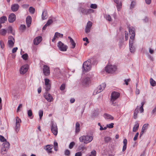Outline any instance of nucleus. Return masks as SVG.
I'll return each instance as SVG.
<instances>
[{
    "label": "nucleus",
    "mask_w": 156,
    "mask_h": 156,
    "mask_svg": "<svg viewBox=\"0 0 156 156\" xmlns=\"http://www.w3.org/2000/svg\"><path fill=\"white\" fill-rule=\"evenodd\" d=\"M129 31L130 35L129 39V45H133L134 43L135 34V28L133 27H129Z\"/></svg>",
    "instance_id": "1"
},
{
    "label": "nucleus",
    "mask_w": 156,
    "mask_h": 156,
    "mask_svg": "<svg viewBox=\"0 0 156 156\" xmlns=\"http://www.w3.org/2000/svg\"><path fill=\"white\" fill-rule=\"evenodd\" d=\"M93 137L89 135H83L79 138V140L81 142H83L87 144L93 140Z\"/></svg>",
    "instance_id": "2"
},
{
    "label": "nucleus",
    "mask_w": 156,
    "mask_h": 156,
    "mask_svg": "<svg viewBox=\"0 0 156 156\" xmlns=\"http://www.w3.org/2000/svg\"><path fill=\"white\" fill-rule=\"evenodd\" d=\"M91 62L90 60H88L85 62L83 64L82 70L83 73L85 74L86 73L90 70L91 69Z\"/></svg>",
    "instance_id": "3"
},
{
    "label": "nucleus",
    "mask_w": 156,
    "mask_h": 156,
    "mask_svg": "<svg viewBox=\"0 0 156 156\" xmlns=\"http://www.w3.org/2000/svg\"><path fill=\"white\" fill-rule=\"evenodd\" d=\"M117 69L116 66L110 65H107L105 68V70L107 73H115Z\"/></svg>",
    "instance_id": "4"
},
{
    "label": "nucleus",
    "mask_w": 156,
    "mask_h": 156,
    "mask_svg": "<svg viewBox=\"0 0 156 156\" xmlns=\"http://www.w3.org/2000/svg\"><path fill=\"white\" fill-rule=\"evenodd\" d=\"M58 46L59 49L61 51H66L68 48V46L65 45L61 41H59L58 43Z\"/></svg>",
    "instance_id": "5"
},
{
    "label": "nucleus",
    "mask_w": 156,
    "mask_h": 156,
    "mask_svg": "<svg viewBox=\"0 0 156 156\" xmlns=\"http://www.w3.org/2000/svg\"><path fill=\"white\" fill-rule=\"evenodd\" d=\"M51 125V132L55 135L56 136L58 133V129L56 124L52 121Z\"/></svg>",
    "instance_id": "6"
},
{
    "label": "nucleus",
    "mask_w": 156,
    "mask_h": 156,
    "mask_svg": "<svg viewBox=\"0 0 156 156\" xmlns=\"http://www.w3.org/2000/svg\"><path fill=\"white\" fill-rule=\"evenodd\" d=\"M119 93L115 92L113 91L112 92L111 96V101L113 103L117 99L119 96Z\"/></svg>",
    "instance_id": "7"
},
{
    "label": "nucleus",
    "mask_w": 156,
    "mask_h": 156,
    "mask_svg": "<svg viewBox=\"0 0 156 156\" xmlns=\"http://www.w3.org/2000/svg\"><path fill=\"white\" fill-rule=\"evenodd\" d=\"M43 73L44 75L48 76L50 73L49 67L47 65H44L42 68Z\"/></svg>",
    "instance_id": "8"
},
{
    "label": "nucleus",
    "mask_w": 156,
    "mask_h": 156,
    "mask_svg": "<svg viewBox=\"0 0 156 156\" xmlns=\"http://www.w3.org/2000/svg\"><path fill=\"white\" fill-rule=\"evenodd\" d=\"M106 84L105 83H102L101 85H100L97 88V89L94 91V93H98L101 92L105 88Z\"/></svg>",
    "instance_id": "9"
},
{
    "label": "nucleus",
    "mask_w": 156,
    "mask_h": 156,
    "mask_svg": "<svg viewBox=\"0 0 156 156\" xmlns=\"http://www.w3.org/2000/svg\"><path fill=\"white\" fill-rule=\"evenodd\" d=\"M15 41V39L12 36L9 37L8 43L9 47L12 48L13 46Z\"/></svg>",
    "instance_id": "10"
},
{
    "label": "nucleus",
    "mask_w": 156,
    "mask_h": 156,
    "mask_svg": "<svg viewBox=\"0 0 156 156\" xmlns=\"http://www.w3.org/2000/svg\"><path fill=\"white\" fill-rule=\"evenodd\" d=\"M16 121L15 130L17 133L20 129V123L21 122V120L17 116L16 117Z\"/></svg>",
    "instance_id": "11"
},
{
    "label": "nucleus",
    "mask_w": 156,
    "mask_h": 156,
    "mask_svg": "<svg viewBox=\"0 0 156 156\" xmlns=\"http://www.w3.org/2000/svg\"><path fill=\"white\" fill-rule=\"evenodd\" d=\"M44 81L46 86L45 90L47 92L50 89L51 87V82L48 79H45Z\"/></svg>",
    "instance_id": "12"
},
{
    "label": "nucleus",
    "mask_w": 156,
    "mask_h": 156,
    "mask_svg": "<svg viewBox=\"0 0 156 156\" xmlns=\"http://www.w3.org/2000/svg\"><path fill=\"white\" fill-rule=\"evenodd\" d=\"M28 68L27 65H24L22 66L20 69V71L21 74H23L25 73L28 70Z\"/></svg>",
    "instance_id": "13"
},
{
    "label": "nucleus",
    "mask_w": 156,
    "mask_h": 156,
    "mask_svg": "<svg viewBox=\"0 0 156 156\" xmlns=\"http://www.w3.org/2000/svg\"><path fill=\"white\" fill-rule=\"evenodd\" d=\"M44 97L49 102H51L53 100V98L52 96L47 92H46L44 94Z\"/></svg>",
    "instance_id": "14"
},
{
    "label": "nucleus",
    "mask_w": 156,
    "mask_h": 156,
    "mask_svg": "<svg viewBox=\"0 0 156 156\" xmlns=\"http://www.w3.org/2000/svg\"><path fill=\"white\" fill-rule=\"evenodd\" d=\"M92 25V23L91 22L89 21L88 22L85 29V32L86 33H88L90 32Z\"/></svg>",
    "instance_id": "15"
},
{
    "label": "nucleus",
    "mask_w": 156,
    "mask_h": 156,
    "mask_svg": "<svg viewBox=\"0 0 156 156\" xmlns=\"http://www.w3.org/2000/svg\"><path fill=\"white\" fill-rule=\"evenodd\" d=\"M82 84L85 86H87L90 83V79H82Z\"/></svg>",
    "instance_id": "16"
},
{
    "label": "nucleus",
    "mask_w": 156,
    "mask_h": 156,
    "mask_svg": "<svg viewBox=\"0 0 156 156\" xmlns=\"http://www.w3.org/2000/svg\"><path fill=\"white\" fill-rule=\"evenodd\" d=\"M16 19V16L13 13H11L9 16L8 21L10 23H12L14 22Z\"/></svg>",
    "instance_id": "17"
},
{
    "label": "nucleus",
    "mask_w": 156,
    "mask_h": 156,
    "mask_svg": "<svg viewBox=\"0 0 156 156\" xmlns=\"http://www.w3.org/2000/svg\"><path fill=\"white\" fill-rule=\"evenodd\" d=\"M19 7L18 4H13L11 5V9L13 12H16L18 10Z\"/></svg>",
    "instance_id": "18"
},
{
    "label": "nucleus",
    "mask_w": 156,
    "mask_h": 156,
    "mask_svg": "<svg viewBox=\"0 0 156 156\" xmlns=\"http://www.w3.org/2000/svg\"><path fill=\"white\" fill-rule=\"evenodd\" d=\"M42 37L41 36H38L35 38L34 40V44L35 45H37L42 41Z\"/></svg>",
    "instance_id": "19"
},
{
    "label": "nucleus",
    "mask_w": 156,
    "mask_h": 156,
    "mask_svg": "<svg viewBox=\"0 0 156 156\" xmlns=\"http://www.w3.org/2000/svg\"><path fill=\"white\" fill-rule=\"evenodd\" d=\"M32 18L30 16H28L26 19V22L28 27H29L31 24Z\"/></svg>",
    "instance_id": "20"
},
{
    "label": "nucleus",
    "mask_w": 156,
    "mask_h": 156,
    "mask_svg": "<svg viewBox=\"0 0 156 156\" xmlns=\"http://www.w3.org/2000/svg\"><path fill=\"white\" fill-rule=\"evenodd\" d=\"M68 38L70 40V42L71 43V47L72 48H74L76 45V44L75 42L73 40V39L70 37L69 36L68 37Z\"/></svg>",
    "instance_id": "21"
},
{
    "label": "nucleus",
    "mask_w": 156,
    "mask_h": 156,
    "mask_svg": "<svg viewBox=\"0 0 156 156\" xmlns=\"http://www.w3.org/2000/svg\"><path fill=\"white\" fill-rule=\"evenodd\" d=\"M53 148L52 145H47L46 146V148L45 150L47 151V152L49 154L51 153L52 152L51 151L52 149Z\"/></svg>",
    "instance_id": "22"
},
{
    "label": "nucleus",
    "mask_w": 156,
    "mask_h": 156,
    "mask_svg": "<svg viewBox=\"0 0 156 156\" xmlns=\"http://www.w3.org/2000/svg\"><path fill=\"white\" fill-rule=\"evenodd\" d=\"M2 145L5 148L4 151H5L8 149L10 146V144L9 142L6 141L3 143Z\"/></svg>",
    "instance_id": "23"
},
{
    "label": "nucleus",
    "mask_w": 156,
    "mask_h": 156,
    "mask_svg": "<svg viewBox=\"0 0 156 156\" xmlns=\"http://www.w3.org/2000/svg\"><path fill=\"white\" fill-rule=\"evenodd\" d=\"M80 9L82 13L86 15L89 14V9H85L82 7H80Z\"/></svg>",
    "instance_id": "24"
},
{
    "label": "nucleus",
    "mask_w": 156,
    "mask_h": 156,
    "mask_svg": "<svg viewBox=\"0 0 156 156\" xmlns=\"http://www.w3.org/2000/svg\"><path fill=\"white\" fill-rule=\"evenodd\" d=\"M104 116L105 119L111 120H112L113 119V117L112 116L107 113L104 114Z\"/></svg>",
    "instance_id": "25"
},
{
    "label": "nucleus",
    "mask_w": 156,
    "mask_h": 156,
    "mask_svg": "<svg viewBox=\"0 0 156 156\" xmlns=\"http://www.w3.org/2000/svg\"><path fill=\"white\" fill-rule=\"evenodd\" d=\"M48 18V15L46 11L45 10L43 11L42 15V19L43 20L46 19Z\"/></svg>",
    "instance_id": "26"
},
{
    "label": "nucleus",
    "mask_w": 156,
    "mask_h": 156,
    "mask_svg": "<svg viewBox=\"0 0 156 156\" xmlns=\"http://www.w3.org/2000/svg\"><path fill=\"white\" fill-rule=\"evenodd\" d=\"M62 70L66 73L67 74H66V77H70L69 75V69L68 68H64L62 69Z\"/></svg>",
    "instance_id": "27"
},
{
    "label": "nucleus",
    "mask_w": 156,
    "mask_h": 156,
    "mask_svg": "<svg viewBox=\"0 0 156 156\" xmlns=\"http://www.w3.org/2000/svg\"><path fill=\"white\" fill-rule=\"evenodd\" d=\"M139 127V124L138 122H136L133 128V131L134 132H136L138 130Z\"/></svg>",
    "instance_id": "28"
},
{
    "label": "nucleus",
    "mask_w": 156,
    "mask_h": 156,
    "mask_svg": "<svg viewBox=\"0 0 156 156\" xmlns=\"http://www.w3.org/2000/svg\"><path fill=\"white\" fill-rule=\"evenodd\" d=\"M139 109V107L138 106L135 110L133 116V118L134 119H136L137 118V115L138 113Z\"/></svg>",
    "instance_id": "29"
},
{
    "label": "nucleus",
    "mask_w": 156,
    "mask_h": 156,
    "mask_svg": "<svg viewBox=\"0 0 156 156\" xmlns=\"http://www.w3.org/2000/svg\"><path fill=\"white\" fill-rule=\"evenodd\" d=\"M80 124L79 122H77L76 124V133H78L80 131Z\"/></svg>",
    "instance_id": "30"
},
{
    "label": "nucleus",
    "mask_w": 156,
    "mask_h": 156,
    "mask_svg": "<svg viewBox=\"0 0 156 156\" xmlns=\"http://www.w3.org/2000/svg\"><path fill=\"white\" fill-rule=\"evenodd\" d=\"M7 19L6 16H3L0 18V23H3L7 20Z\"/></svg>",
    "instance_id": "31"
},
{
    "label": "nucleus",
    "mask_w": 156,
    "mask_h": 156,
    "mask_svg": "<svg viewBox=\"0 0 156 156\" xmlns=\"http://www.w3.org/2000/svg\"><path fill=\"white\" fill-rule=\"evenodd\" d=\"M129 49L131 53H134V52L135 48L133 44L129 45Z\"/></svg>",
    "instance_id": "32"
},
{
    "label": "nucleus",
    "mask_w": 156,
    "mask_h": 156,
    "mask_svg": "<svg viewBox=\"0 0 156 156\" xmlns=\"http://www.w3.org/2000/svg\"><path fill=\"white\" fill-rule=\"evenodd\" d=\"M55 37L59 38V37L62 38L63 37V34H60L58 32H56L55 34Z\"/></svg>",
    "instance_id": "33"
},
{
    "label": "nucleus",
    "mask_w": 156,
    "mask_h": 156,
    "mask_svg": "<svg viewBox=\"0 0 156 156\" xmlns=\"http://www.w3.org/2000/svg\"><path fill=\"white\" fill-rule=\"evenodd\" d=\"M7 33V30L4 29H2L0 30V34L5 36Z\"/></svg>",
    "instance_id": "34"
},
{
    "label": "nucleus",
    "mask_w": 156,
    "mask_h": 156,
    "mask_svg": "<svg viewBox=\"0 0 156 156\" xmlns=\"http://www.w3.org/2000/svg\"><path fill=\"white\" fill-rule=\"evenodd\" d=\"M150 82L151 85L152 86H156V82L153 79H150Z\"/></svg>",
    "instance_id": "35"
},
{
    "label": "nucleus",
    "mask_w": 156,
    "mask_h": 156,
    "mask_svg": "<svg viewBox=\"0 0 156 156\" xmlns=\"http://www.w3.org/2000/svg\"><path fill=\"white\" fill-rule=\"evenodd\" d=\"M116 4V7L117 10L118 11H119L122 8V3L121 2H120V3Z\"/></svg>",
    "instance_id": "36"
},
{
    "label": "nucleus",
    "mask_w": 156,
    "mask_h": 156,
    "mask_svg": "<svg viewBox=\"0 0 156 156\" xmlns=\"http://www.w3.org/2000/svg\"><path fill=\"white\" fill-rule=\"evenodd\" d=\"M27 114L28 117H30L31 119H32L33 118V116L32 115V111L30 109L28 111H27Z\"/></svg>",
    "instance_id": "37"
},
{
    "label": "nucleus",
    "mask_w": 156,
    "mask_h": 156,
    "mask_svg": "<svg viewBox=\"0 0 156 156\" xmlns=\"http://www.w3.org/2000/svg\"><path fill=\"white\" fill-rule=\"evenodd\" d=\"M136 5V2L135 1H133L131 2L130 5V9H132L134 8Z\"/></svg>",
    "instance_id": "38"
},
{
    "label": "nucleus",
    "mask_w": 156,
    "mask_h": 156,
    "mask_svg": "<svg viewBox=\"0 0 156 156\" xmlns=\"http://www.w3.org/2000/svg\"><path fill=\"white\" fill-rule=\"evenodd\" d=\"M111 140V138L109 137H105L104 138V141L105 143H108Z\"/></svg>",
    "instance_id": "39"
},
{
    "label": "nucleus",
    "mask_w": 156,
    "mask_h": 156,
    "mask_svg": "<svg viewBox=\"0 0 156 156\" xmlns=\"http://www.w3.org/2000/svg\"><path fill=\"white\" fill-rule=\"evenodd\" d=\"M78 149L79 150H81L82 151H83L84 150H87V148L84 146L81 145L78 147Z\"/></svg>",
    "instance_id": "40"
},
{
    "label": "nucleus",
    "mask_w": 156,
    "mask_h": 156,
    "mask_svg": "<svg viewBox=\"0 0 156 156\" xmlns=\"http://www.w3.org/2000/svg\"><path fill=\"white\" fill-rule=\"evenodd\" d=\"M148 124H145L143 126L142 129L144 131V130L147 129L148 128Z\"/></svg>",
    "instance_id": "41"
},
{
    "label": "nucleus",
    "mask_w": 156,
    "mask_h": 156,
    "mask_svg": "<svg viewBox=\"0 0 156 156\" xmlns=\"http://www.w3.org/2000/svg\"><path fill=\"white\" fill-rule=\"evenodd\" d=\"M29 10L30 12L32 14H34L35 12L34 8L32 7H30Z\"/></svg>",
    "instance_id": "42"
},
{
    "label": "nucleus",
    "mask_w": 156,
    "mask_h": 156,
    "mask_svg": "<svg viewBox=\"0 0 156 156\" xmlns=\"http://www.w3.org/2000/svg\"><path fill=\"white\" fill-rule=\"evenodd\" d=\"M43 111L42 110H40L39 112V118L40 119H41V118L43 116Z\"/></svg>",
    "instance_id": "43"
},
{
    "label": "nucleus",
    "mask_w": 156,
    "mask_h": 156,
    "mask_svg": "<svg viewBox=\"0 0 156 156\" xmlns=\"http://www.w3.org/2000/svg\"><path fill=\"white\" fill-rule=\"evenodd\" d=\"M75 145V143L74 142H71L69 145V148L70 149H72Z\"/></svg>",
    "instance_id": "44"
},
{
    "label": "nucleus",
    "mask_w": 156,
    "mask_h": 156,
    "mask_svg": "<svg viewBox=\"0 0 156 156\" xmlns=\"http://www.w3.org/2000/svg\"><path fill=\"white\" fill-rule=\"evenodd\" d=\"M28 56L27 54L26 53L23 55L22 56V57L23 59L26 60L27 59Z\"/></svg>",
    "instance_id": "45"
},
{
    "label": "nucleus",
    "mask_w": 156,
    "mask_h": 156,
    "mask_svg": "<svg viewBox=\"0 0 156 156\" xmlns=\"http://www.w3.org/2000/svg\"><path fill=\"white\" fill-rule=\"evenodd\" d=\"M90 7L92 9H96L97 8V5L96 4H92L90 5Z\"/></svg>",
    "instance_id": "46"
},
{
    "label": "nucleus",
    "mask_w": 156,
    "mask_h": 156,
    "mask_svg": "<svg viewBox=\"0 0 156 156\" xmlns=\"http://www.w3.org/2000/svg\"><path fill=\"white\" fill-rule=\"evenodd\" d=\"M26 27L24 25H22L20 27V29L21 30H24L26 29Z\"/></svg>",
    "instance_id": "47"
},
{
    "label": "nucleus",
    "mask_w": 156,
    "mask_h": 156,
    "mask_svg": "<svg viewBox=\"0 0 156 156\" xmlns=\"http://www.w3.org/2000/svg\"><path fill=\"white\" fill-rule=\"evenodd\" d=\"M106 19L109 21H111L112 20L111 17L109 15H106Z\"/></svg>",
    "instance_id": "48"
},
{
    "label": "nucleus",
    "mask_w": 156,
    "mask_h": 156,
    "mask_svg": "<svg viewBox=\"0 0 156 156\" xmlns=\"http://www.w3.org/2000/svg\"><path fill=\"white\" fill-rule=\"evenodd\" d=\"M0 140L2 142L6 141V140L5 138L2 135H0Z\"/></svg>",
    "instance_id": "49"
},
{
    "label": "nucleus",
    "mask_w": 156,
    "mask_h": 156,
    "mask_svg": "<svg viewBox=\"0 0 156 156\" xmlns=\"http://www.w3.org/2000/svg\"><path fill=\"white\" fill-rule=\"evenodd\" d=\"M125 40L127 41L128 40L129 38L128 33V32L126 31H125Z\"/></svg>",
    "instance_id": "50"
},
{
    "label": "nucleus",
    "mask_w": 156,
    "mask_h": 156,
    "mask_svg": "<svg viewBox=\"0 0 156 156\" xmlns=\"http://www.w3.org/2000/svg\"><path fill=\"white\" fill-rule=\"evenodd\" d=\"M70 154V151L69 150H66L65 152V154L66 156H69Z\"/></svg>",
    "instance_id": "51"
},
{
    "label": "nucleus",
    "mask_w": 156,
    "mask_h": 156,
    "mask_svg": "<svg viewBox=\"0 0 156 156\" xmlns=\"http://www.w3.org/2000/svg\"><path fill=\"white\" fill-rule=\"evenodd\" d=\"M53 22V21L51 19H49L46 23V25L48 26L50 25Z\"/></svg>",
    "instance_id": "52"
},
{
    "label": "nucleus",
    "mask_w": 156,
    "mask_h": 156,
    "mask_svg": "<svg viewBox=\"0 0 156 156\" xmlns=\"http://www.w3.org/2000/svg\"><path fill=\"white\" fill-rule=\"evenodd\" d=\"M114 124L113 123H111V124L107 125V126L109 128H112L113 127Z\"/></svg>",
    "instance_id": "53"
},
{
    "label": "nucleus",
    "mask_w": 156,
    "mask_h": 156,
    "mask_svg": "<svg viewBox=\"0 0 156 156\" xmlns=\"http://www.w3.org/2000/svg\"><path fill=\"white\" fill-rule=\"evenodd\" d=\"M0 45L1 48L3 49L4 47V42L2 41H0Z\"/></svg>",
    "instance_id": "54"
},
{
    "label": "nucleus",
    "mask_w": 156,
    "mask_h": 156,
    "mask_svg": "<svg viewBox=\"0 0 156 156\" xmlns=\"http://www.w3.org/2000/svg\"><path fill=\"white\" fill-rule=\"evenodd\" d=\"M65 88V85L64 84H62L60 87V89L61 90H63Z\"/></svg>",
    "instance_id": "55"
},
{
    "label": "nucleus",
    "mask_w": 156,
    "mask_h": 156,
    "mask_svg": "<svg viewBox=\"0 0 156 156\" xmlns=\"http://www.w3.org/2000/svg\"><path fill=\"white\" fill-rule=\"evenodd\" d=\"M94 77V74L93 73H89V75L88 76V78H91Z\"/></svg>",
    "instance_id": "56"
},
{
    "label": "nucleus",
    "mask_w": 156,
    "mask_h": 156,
    "mask_svg": "<svg viewBox=\"0 0 156 156\" xmlns=\"http://www.w3.org/2000/svg\"><path fill=\"white\" fill-rule=\"evenodd\" d=\"M139 133H137L135 135L134 138H133V140L134 141H136L137 139V137H138V136L139 135Z\"/></svg>",
    "instance_id": "57"
},
{
    "label": "nucleus",
    "mask_w": 156,
    "mask_h": 156,
    "mask_svg": "<svg viewBox=\"0 0 156 156\" xmlns=\"http://www.w3.org/2000/svg\"><path fill=\"white\" fill-rule=\"evenodd\" d=\"M82 154L80 152H78L75 154V156H82Z\"/></svg>",
    "instance_id": "58"
},
{
    "label": "nucleus",
    "mask_w": 156,
    "mask_h": 156,
    "mask_svg": "<svg viewBox=\"0 0 156 156\" xmlns=\"http://www.w3.org/2000/svg\"><path fill=\"white\" fill-rule=\"evenodd\" d=\"M130 81V79H128L126 80H124L126 84V85H128V82H129Z\"/></svg>",
    "instance_id": "59"
},
{
    "label": "nucleus",
    "mask_w": 156,
    "mask_h": 156,
    "mask_svg": "<svg viewBox=\"0 0 156 156\" xmlns=\"http://www.w3.org/2000/svg\"><path fill=\"white\" fill-rule=\"evenodd\" d=\"M156 113V107H155L152 111L151 114L153 115Z\"/></svg>",
    "instance_id": "60"
},
{
    "label": "nucleus",
    "mask_w": 156,
    "mask_h": 156,
    "mask_svg": "<svg viewBox=\"0 0 156 156\" xmlns=\"http://www.w3.org/2000/svg\"><path fill=\"white\" fill-rule=\"evenodd\" d=\"M18 49V48L17 47L14 48L12 49V53H15L17 50Z\"/></svg>",
    "instance_id": "61"
},
{
    "label": "nucleus",
    "mask_w": 156,
    "mask_h": 156,
    "mask_svg": "<svg viewBox=\"0 0 156 156\" xmlns=\"http://www.w3.org/2000/svg\"><path fill=\"white\" fill-rule=\"evenodd\" d=\"M83 40L84 41H86L87 43H89V41L87 37H86L85 38H83Z\"/></svg>",
    "instance_id": "62"
},
{
    "label": "nucleus",
    "mask_w": 156,
    "mask_h": 156,
    "mask_svg": "<svg viewBox=\"0 0 156 156\" xmlns=\"http://www.w3.org/2000/svg\"><path fill=\"white\" fill-rule=\"evenodd\" d=\"M22 105L21 104H20L19 105L18 107L17 108V112H18L19 111L20 108H22Z\"/></svg>",
    "instance_id": "63"
},
{
    "label": "nucleus",
    "mask_w": 156,
    "mask_h": 156,
    "mask_svg": "<svg viewBox=\"0 0 156 156\" xmlns=\"http://www.w3.org/2000/svg\"><path fill=\"white\" fill-rule=\"evenodd\" d=\"M143 20L145 23H147L148 21V19L147 17H145Z\"/></svg>",
    "instance_id": "64"
}]
</instances>
